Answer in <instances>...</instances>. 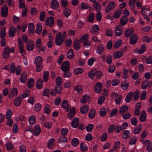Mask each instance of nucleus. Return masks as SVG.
<instances>
[{
  "instance_id": "nucleus-1",
  "label": "nucleus",
  "mask_w": 152,
  "mask_h": 152,
  "mask_svg": "<svg viewBox=\"0 0 152 152\" xmlns=\"http://www.w3.org/2000/svg\"><path fill=\"white\" fill-rule=\"evenodd\" d=\"M42 61V58L40 56H38L35 58L34 63L36 65L37 72H39L42 70L43 66Z\"/></svg>"
},
{
  "instance_id": "nucleus-2",
  "label": "nucleus",
  "mask_w": 152,
  "mask_h": 152,
  "mask_svg": "<svg viewBox=\"0 0 152 152\" xmlns=\"http://www.w3.org/2000/svg\"><path fill=\"white\" fill-rule=\"evenodd\" d=\"M61 89L62 88L61 86L56 85L55 89H53L52 90L50 94L51 95L55 96L56 95V93L60 94H61Z\"/></svg>"
},
{
  "instance_id": "nucleus-3",
  "label": "nucleus",
  "mask_w": 152,
  "mask_h": 152,
  "mask_svg": "<svg viewBox=\"0 0 152 152\" xmlns=\"http://www.w3.org/2000/svg\"><path fill=\"white\" fill-rule=\"evenodd\" d=\"M70 69V64L68 61H64L61 66V69L63 72L67 71L69 70Z\"/></svg>"
},
{
  "instance_id": "nucleus-4",
  "label": "nucleus",
  "mask_w": 152,
  "mask_h": 152,
  "mask_svg": "<svg viewBox=\"0 0 152 152\" xmlns=\"http://www.w3.org/2000/svg\"><path fill=\"white\" fill-rule=\"evenodd\" d=\"M115 6V3L113 1L110 2L108 6L105 8V12L109 13L111 10H113Z\"/></svg>"
},
{
  "instance_id": "nucleus-5",
  "label": "nucleus",
  "mask_w": 152,
  "mask_h": 152,
  "mask_svg": "<svg viewBox=\"0 0 152 152\" xmlns=\"http://www.w3.org/2000/svg\"><path fill=\"white\" fill-rule=\"evenodd\" d=\"M61 33L59 32L57 34L55 39V43L56 45H62L64 41L61 38Z\"/></svg>"
},
{
  "instance_id": "nucleus-6",
  "label": "nucleus",
  "mask_w": 152,
  "mask_h": 152,
  "mask_svg": "<svg viewBox=\"0 0 152 152\" xmlns=\"http://www.w3.org/2000/svg\"><path fill=\"white\" fill-rule=\"evenodd\" d=\"M34 48V42L31 40H29L26 44V49L29 51H33Z\"/></svg>"
},
{
  "instance_id": "nucleus-7",
  "label": "nucleus",
  "mask_w": 152,
  "mask_h": 152,
  "mask_svg": "<svg viewBox=\"0 0 152 152\" xmlns=\"http://www.w3.org/2000/svg\"><path fill=\"white\" fill-rule=\"evenodd\" d=\"M102 85L101 82H97L94 88V90L95 92L99 93L100 92L102 91Z\"/></svg>"
},
{
  "instance_id": "nucleus-8",
  "label": "nucleus",
  "mask_w": 152,
  "mask_h": 152,
  "mask_svg": "<svg viewBox=\"0 0 152 152\" xmlns=\"http://www.w3.org/2000/svg\"><path fill=\"white\" fill-rule=\"evenodd\" d=\"M10 48L8 46H6L3 52V57L4 58H8L10 55Z\"/></svg>"
},
{
  "instance_id": "nucleus-9",
  "label": "nucleus",
  "mask_w": 152,
  "mask_h": 152,
  "mask_svg": "<svg viewBox=\"0 0 152 152\" xmlns=\"http://www.w3.org/2000/svg\"><path fill=\"white\" fill-rule=\"evenodd\" d=\"M123 28L120 26H117L115 29V33L116 36H120L123 34Z\"/></svg>"
},
{
  "instance_id": "nucleus-10",
  "label": "nucleus",
  "mask_w": 152,
  "mask_h": 152,
  "mask_svg": "<svg viewBox=\"0 0 152 152\" xmlns=\"http://www.w3.org/2000/svg\"><path fill=\"white\" fill-rule=\"evenodd\" d=\"M8 9L7 7L4 5L1 9V15L3 17H6L8 15Z\"/></svg>"
},
{
  "instance_id": "nucleus-11",
  "label": "nucleus",
  "mask_w": 152,
  "mask_h": 152,
  "mask_svg": "<svg viewBox=\"0 0 152 152\" xmlns=\"http://www.w3.org/2000/svg\"><path fill=\"white\" fill-rule=\"evenodd\" d=\"M61 107L64 109H65L66 111L68 112L71 107V106L68 105V102L66 100H64L62 103Z\"/></svg>"
},
{
  "instance_id": "nucleus-12",
  "label": "nucleus",
  "mask_w": 152,
  "mask_h": 152,
  "mask_svg": "<svg viewBox=\"0 0 152 152\" xmlns=\"http://www.w3.org/2000/svg\"><path fill=\"white\" fill-rule=\"evenodd\" d=\"M16 28L13 26H11L9 30V36L10 37H13L15 33Z\"/></svg>"
},
{
  "instance_id": "nucleus-13",
  "label": "nucleus",
  "mask_w": 152,
  "mask_h": 152,
  "mask_svg": "<svg viewBox=\"0 0 152 152\" xmlns=\"http://www.w3.org/2000/svg\"><path fill=\"white\" fill-rule=\"evenodd\" d=\"M54 23V20L53 18L51 17L48 18L46 20V24L48 26H52Z\"/></svg>"
},
{
  "instance_id": "nucleus-14",
  "label": "nucleus",
  "mask_w": 152,
  "mask_h": 152,
  "mask_svg": "<svg viewBox=\"0 0 152 152\" xmlns=\"http://www.w3.org/2000/svg\"><path fill=\"white\" fill-rule=\"evenodd\" d=\"M137 37L136 34L132 35L130 38V43L133 45L135 44L137 41Z\"/></svg>"
},
{
  "instance_id": "nucleus-15",
  "label": "nucleus",
  "mask_w": 152,
  "mask_h": 152,
  "mask_svg": "<svg viewBox=\"0 0 152 152\" xmlns=\"http://www.w3.org/2000/svg\"><path fill=\"white\" fill-rule=\"evenodd\" d=\"M90 97L88 95L86 94L83 96L82 99H80V101L81 103L85 104L89 102L90 101Z\"/></svg>"
},
{
  "instance_id": "nucleus-16",
  "label": "nucleus",
  "mask_w": 152,
  "mask_h": 152,
  "mask_svg": "<svg viewBox=\"0 0 152 152\" xmlns=\"http://www.w3.org/2000/svg\"><path fill=\"white\" fill-rule=\"evenodd\" d=\"M75 114V110L74 107H72L67 115V117L68 119L71 120L74 117V115Z\"/></svg>"
},
{
  "instance_id": "nucleus-17",
  "label": "nucleus",
  "mask_w": 152,
  "mask_h": 152,
  "mask_svg": "<svg viewBox=\"0 0 152 152\" xmlns=\"http://www.w3.org/2000/svg\"><path fill=\"white\" fill-rule=\"evenodd\" d=\"M129 110L128 106L126 105H124L121 107L119 109L118 114L121 115L127 112Z\"/></svg>"
},
{
  "instance_id": "nucleus-18",
  "label": "nucleus",
  "mask_w": 152,
  "mask_h": 152,
  "mask_svg": "<svg viewBox=\"0 0 152 152\" xmlns=\"http://www.w3.org/2000/svg\"><path fill=\"white\" fill-rule=\"evenodd\" d=\"M41 129L39 125H36L35 126L34 130L33 131V133L36 136H37L40 133Z\"/></svg>"
},
{
  "instance_id": "nucleus-19",
  "label": "nucleus",
  "mask_w": 152,
  "mask_h": 152,
  "mask_svg": "<svg viewBox=\"0 0 152 152\" xmlns=\"http://www.w3.org/2000/svg\"><path fill=\"white\" fill-rule=\"evenodd\" d=\"M99 30V26L97 25H95L91 28V32L93 34H97Z\"/></svg>"
},
{
  "instance_id": "nucleus-20",
  "label": "nucleus",
  "mask_w": 152,
  "mask_h": 152,
  "mask_svg": "<svg viewBox=\"0 0 152 152\" xmlns=\"http://www.w3.org/2000/svg\"><path fill=\"white\" fill-rule=\"evenodd\" d=\"M79 124V119L78 118H75L72 120L71 123V125L73 128H76Z\"/></svg>"
},
{
  "instance_id": "nucleus-21",
  "label": "nucleus",
  "mask_w": 152,
  "mask_h": 152,
  "mask_svg": "<svg viewBox=\"0 0 152 152\" xmlns=\"http://www.w3.org/2000/svg\"><path fill=\"white\" fill-rule=\"evenodd\" d=\"M59 2L57 0H52L50 3V6L52 8L57 9L58 7Z\"/></svg>"
},
{
  "instance_id": "nucleus-22",
  "label": "nucleus",
  "mask_w": 152,
  "mask_h": 152,
  "mask_svg": "<svg viewBox=\"0 0 152 152\" xmlns=\"http://www.w3.org/2000/svg\"><path fill=\"white\" fill-rule=\"evenodd\" d=\"M27 79V74L25 72L23 71L22 73L20 78V80L21 83H24Z\"/></svg>"
},
{
  "instance_id": "nucleus-23",
  "label": "nucleus",
  "mask_w": 152,
  "mask_h": 152,
  "mask_svg": "<svg viewBox=\"0 0 152 152\" xmlns=\"http://www.w3.org/2000/svg\"><path fill=\"white\" fill-rule=\"evenodd\" d=\"M66 57L69 59H72L74 57V54L73 50L72 49H69L67 52Z\"/></svg>"
},
{
  "instance_id": "nucleus-24",
  "label": "nucleus",
  "mask_w": 152,
  "mask_h": 152,
  "mask_svg": "<svg viewBox=\"0 0 152 152\" xmlns=\"http://www.w3.org/2000/svg\"><path fill=\"white\" fill-rule=\"evenodd\" d=\"M88 106L87 105H85L80 108V113L82 114H85L88 111Z\"/></svg>"
},
{
  "instance_id": "nucleus-25",
  "label": "nucleus",
  "mask_w": 152,
  "mask_h": 152,
  "mask_svg": "<svg viewBox=\"0 0 152 152\" xmlns=\"http://www.w3.org/2000/svg\"><path fill=\"white\" fill-rule=\"evenodd\" d=\"M128 20L126 16H124L121 19L120 23L122 26H124L127 23Z\"/></svg>"
},
{
  "instance_id": "nucleus-26",
  "label": "nucleus",
  "mask_w": 152,
  "mask_h": 152,
  "mask_svg": "<svg viewBox=\"0 0 152 152\" xmlns=\"http://www.w3.org/2000/svg\"><path fill=\"white\" fill-rule=\"evenodd\" d=\"M134 30L132 28L128 29L124 32L125 36L126 37H129L134 32Z\"/></svg>"
},
{
  "instance_id": "nucleus-27",
  "label": "nucleus",
  "mask_w": 152,
  "mask_h": 152,
  "mask_svg": "<svg viewBox=\"0 0 152 152\" xmlns=\"http://www.w3.org/2000/svg\"><path fill=\"white\" fill-rule=\"evenodd\" d=\"M20 95V96L15 98L14 102V104L16 106H20L21 103V99Z\"/></svg>"
},
{
  "instance_id": "nucleus-28",
  "label": "nucleus",
  "mask_w": 152,
  "mask_h": 152,
  "mask_svg": "<svg viewBox=\"0 0 152 152\" xmlns=\"http://www.w3.org/2000/svg\"><path fill=\"white\" fill-rule=\"evenodd\" d=\"M145 142L147 144V149L149 152H151L152 151V143L150 142L149 140H146Z\"/></svg>"
},
{
  "instance_id": "nucleus-29",
  "label": "nucleus",
  "mask_w": 152,
  "mask_h": 152,
  "mask_svg": "<svg viewBox=\"0 0 152 152\" xmlns=\"http://www.w3.org/2000/svg\"><path fill=\"white\" fill-rule=\"evenodd\" d=\"M133 93L130 92L126 96L125 100L127 103H129L131 102L132 97Z\"/></svg>"
},
{
  "instance_id": "nucleus-30",
  "label": "nucleus",
  "mask_w": 152,
  "mask_h": 152,
  "mask_svg": "<svg viewBox=\"0 0 152 152\" xmlns=\"http://www.w3.org/2000/svg\"><path fill=\"white\" fill-rule=\"evenodd\" d=\"M122 10L121 9H119L116 11L113 14V16L115 18H118L122 12Z\"/></svg>"
},
{
  "instance_id": "nucleus-31",
  "label": "nucleus",
  "mask_w": 152,
  "mask_h": 152,
  "mask_svg": "<svg viewBox=\"0 0 152 152\" xmlns=\"http://www.w3.org/2000/svg\"><path fill=\"white\" fill-rule=\"evenodd\" d=\"M130 132L128 130L125 131L123 134V137L124 139H126L130 137Z\"/></svg>"
},
{
  "instance_id": "nucleus-32",
  "label": "nucleus",
  "mask_w": 152,
  "mask_h": 152,
  "mask_svg": "<svg viewBox=\"0 0 152 152\" xmlns=\"http://www.w3.org/2000/svg\"><path fill=\"white\" fill-rule=\"evenodd\" d=\"M18 94V91L16 88H13L11 93H10L8 96L10 98H11L15 96H17Z\"/></svg>"
},
{
  "instance_id": "nucleus-33",
  "label": "nucleus",
  "mask_w": 152,
  "mask_h": 152,
  "mask_svg": "<svg viewBox=\"0 0 152 152\" xmlns=\"http://www.w3.org/2000/svg\"><path fill=\"white\" fill-rule=\"evenodd\" d=\"M6 35V29L5 27H4L1 29L0 32V37L1 39H4Z\"/></svg>"
},
{
  "instance_id": "nucleus-34",
  "label": "nucleus",
  "mask_w": 152,
  "mask_h": 152,
  "mask_svg": "<svg viewBox=\"0 0 152 152\" xmlns=\"http://www.w3.org/2000/svg\"><path fill=\"white\" fill-rule=\"evenodd\" d=\"M42 30V26L40 23H38L37 24L36 28V32L38 34H40L41 33Z\"/></svg>"
},
{
  "instance_id": "nucleus-35",
  "label": "nucleus",
  "mask_w": 152,
  "mask_h": 152,
  "mask_svg": "<svg viewBox=\"0 0 152 152\" xmlns=\"http://www.w3.org/2000/svg\"><path fill=\"white\" fill-rule=\"evenodd\" d=\"M142 125H139L134 129V133L135 134H139L142 130Z\"/></svg>"
},
{
  "instance_id": "nucleus-36",
  "label": "nucleus",
  "mask_w": 152,
  "mask_h": 152,
  "mask_svg": "<svg viewBox=\"0 0 152 152\" xmlns=\"http://www.w3.org/2000/svg\"><path fill=\"white\" fill-rule=\"evenodd\" d=\"M149 86V82L148 80L144 81L142 83L141 88L142 89H146Z\"/></svg>"
},
{
  "instance_id": "nucleus-37",
  "label": "nucleus",
  "mask_w": 152,
  "mask_h": 152,
  "mask_svg": "<svg viewBox=\"0 0 152 152\" xmlns=\"http://www.w3.org/2000/svg\"><path fill=\"white\" fill-rule=\"evenodd\" d=\"M6 148L7 150H12L14 148V146L11 141H8L6 144Z\"/></svg>"
},
{
  "instance_id": "nucleus-38",
  "label": "nucleus",
  "mask_w": 152,
  "mask_h": 152,
  "mask_svg": "<svg viewBox=\"0 0 152 152\" xmlns=\"http://www.w3.org/2000/svg\"><path fill=\"white\" fill-rule=\"evenodd\" d=\"M146 119V113L145 111H143L140 115V119L141 121L144 122Z\"/></svg>"
},
{
  "instance_id": "nucleus-39",
  "label": "nucleus",
  "mask_w": 152,
  "mask_h": 152,
  "mask_svg": "<svg viewBox=\"0 0 152 152\" xmlns=\"http://www.w3.org/2000/svg\"><path fill=\"white\" fill-rule=\"evenodd\" d=\"M43 86V82L41 79H39L36 83V87L37 89H40L42 88Z\"/></svg>"
},
{
  "instance_id": "nucleus-40",
  "label": "nucleus",
  "mask_w": 152,
  "mask_h": 152,
  "mask_svg": "<svg viewBox=\"0 0 152 152\" xmlns=\"http://www.w3.org/2000/svg\"><path fill=\"white\" fill-rule=\"evenodd\" d=\"M129 86V83L126 82V81H124L121 83V88L124 90H126Z\"/></svg>"
},
{
  "instance_id": "nucleus-41",
  "label": "nucleus",
  "mask_w": 152,
  "mask_h": 152,
  "mask_svg": "<svg viewBox=\"0 0 152 152\" xmlns=\"http://www.w3.org/2000/svg\"><path fill=\"white\" fill-rule=\"evenodd\" d=\"M94 13H91L88 15L87 19V21L90 23L94 22Z\"/></svg>"
},
{
  "instance_id": "nucleus-42",
  "label": "nucleus",
  "mask_w": 152,
  "mask_h": 152,
  "mask_svg": "<svg viewBox=\"0 0 152 152\" xmlns=\"http://www.w3.org/2000/svg\"><path fill=\"white\" fill-rule=\"evenodd\" d=\"M95 114V110L92 109L90 110L88 114V117L90 119H93L94 117Z\"/></svg>"
},
{
  "instance_id": "nucleus-43",
  "label": "nucleus",
  "mask_w": 152,
  "mask_h": 152,
  "mask_svg": "<svg viewBox=\"0 0 152 152\" xmlns=\"http://www.w3.org/2000/svg\"><path fill=\"white\" fill-rule=\"evenodd\" d=\"M79 143L78 139L76 138H74L72 141V145L74 147H76Z\"/></svg>"
},
{
  "instance_id": "nucleus-44",
  "label": "nucleus",
  "mask_w": 152,
  "mask_h": 152,
  "mask_svg": "<svg viewBox=\"0 0 152 152\" xmlns=\"http://www.w3.org/2000/svg\"><path fill=\"white\" fill-rule=\"evenodd\" d=\"M123 53L120 51H116L114 53L113 56L115 58H118L121 57Z\"/></svg>"
},
{
  "instance_id": "nucleus-45",
  "label": "nucleus",
  "mask_w": 152,
  "mask_h": 152,
  "mask_svg": "<svg viewBox=\"0 0 152 152\" xmlns=\"http://www.w3.org/2000/svg\"><path fill=\"white\" fill-rule=\"evenodd\" d=\"M74 46L75 49L76 50H78L80 48L79 42L78 40L77 39L74 40Z\"/></svg>"
},
{
  "instance_id": "nucleus-46",
  "label": "nucleus",
  "mask_w": 152,
  "mask_h": 152,
  "mask_svg": "<svg viewBox=\"0 0 152 152\" xmlns=\"http://www.w3.org/2000/svg\"><path fill=\"white\" fill-rule=\"evenodd\" d=\"M104 50L103 45H101L98 47L97 49L96 50V51L98 53L101 54L103 53Z\"/></svg>"
},
{
  "instance_id": "nucleus-47",
  "label": "nucleus",
  "mask_w": 152,
  "mask_h": 152,
  "mask_svg": "<svg viewBox=\"0 0 152 152\" xmlns=\"http://www.w3.org/2000/svg\"><path fill=\"white\" fill-rule=\"evenodd\" d=\"M94 9L96 10L98 12L100 11L99 10L100 9L101 7L100 4L95 1H94Z\"/></svg>"
},
{
  "instance_id": "nucleus-48",
  "label": "nucleus",
  "mask_w": 152,
  "mask_h": 152,
  "mask_svg": "<svg viewBox=\"0 0 152 152\" xmlns=\"http://www.w3.org/2000/svg\"><path fill=\"white\" fill-rule=\"evenodd\" d=\"M80 150L83 152H85L88 150V148L84 142L82 143L80 145Z\"/></svg>"
},
{
  "instance_id": "nucleus-49",
  "label": "nucleus",
  "mask_w": 152,
  "mask_h": 152,
  "mask_svg": "<svg viewBox=\"0 0 152 152\" xmlns=\"http://www.w3.org/2000/svg\"><path fill=\"white\" fill-rule=\"evenodd\" d=\"M28 30L30 33H33L34 31V27L33 23H30L28 25Z\"/></svg>"
},
{
  "instance_id": "nucleus-50",
  "label": "nucleus",
  "mask_w": 152,
  "mask_h": 152,
  "mask_svg": "<svg viewBox=\"0 0 152 152\" xmlns=\"http://www.w3.org/2000/svg\"><path fill=\"white\" fill-rule=\"evenodd\" d=\"M34 80L33 78H30L28 80L27 86L28 88H31L34 84Z\"/></svg>"
},
{
  "instance_id": "nucleus-51",
  "label": "nucleus",
  "mask_w": 152,
  "mask_h": 152,
  "mask_svg": "<svg viewBox=\"0 0 152 152\" xmlns=\"http://www.w3.org/2000/svg\"><path fill=\"white\" fill-rule=\"evenodd\" d=\"M49 72L45 71L43 75V80L45 82H47L48 79Z\"/></svg>"
},
{
  "instance_id": "nucleus-52",
  "label": "nucleus",
  "mask_w": 152,
  "mask_h": 152,
  "mask_svg": "<svg viewBox=\"0 0 152 152\" xmlns=\"http://www.w3.org/2000/svg\"><path fill=\"white\" fill-rule=\"evenodd\" d=\"M28 121L30 124H34L35 123V117L34 115L31 116L29 118Z\"/></svg>"
},
{
  "instance_id": "nucleus-53",
  "label": "nucleus",
  "mask_w": 152,
  "mask_h": 152,
  "mask_svg": "<svg viewBox=\"0 0 152 152\" xmlns=\"http://www.w3.org/2000/svg\"><path fill=\"white\" fill-rule=\"evenodd\" d=\"M122 40L120 39L116 41L114 44L113 47L115 48H119L122 44Z\"/></svg>"
},
{
  "instance_id": "nucleus-54",
  "label": "nucleus",
  "mask_w": 152,
  "mask_h": 152,
  "mask_svg": "<svg viewBox=\"0 0 152 152\" xmlns=\"http://www.w3.org/2000/svg\"><path fill=\"white\" fill-rule=\"evenodd\" d=\"M94 127V125L92 124H89L86 127V129L88 132H90L92 131Z\"/></svg>"
},
{
  "instance_id": "nucleus-55",
  "label": "nucleus",
  "mask_w": 152,
  "mask_h": 152,
  "mask_svg": "<svg viewBox=\"0 0 152 152\" xmlns=\"http://www.w3.org/2000/svg\"><path fill=\"white\" fill-rule=\"evenodd\" d=\"M106 114V111L104 107H102L100 109L99 114L102 117L104 116Z\"/></svg>"
},
{
  "instance_id": "nucleus-56",
  "label": "nucleus",
  "mask_w": 152,
  "mask_h": 152,
  "mask_svg": "<svg viewBox=\"0 0 152 152\" xmlns=\"http://www.w3.org/2000/svg\"><path fill=\"white\" fill-rule=\"evenodd\" d=\"M56 85H58V86H61L62 83V79L60 76L58 77L56 79Z\"/></svg>"
},
{
  "instance_id": "nucleus-57",
  "label": "nucleus",
  "mask_w": 152,
  "mask_h": 152,
  "mask_svg": "<svg viewBox=\"0 0 152 152\" xmlns=\"http://www.w3.org/2000/svg\"><path fill=\"white\" fill-rule=\"evenodd\" d=\"M10 72L11 73H13L15 72V66L14 63H12L10 66Z\"/></svg>"
},
{
  "instance_id": "nucleus-58",
  "label": "nucleus",
  "mask_w": 152,
  "mask_h": 152,
  "mask_svg": "<svg viewBox=\"0 0 152 152\" xmlns=\"http://www.w3.org/2000/svg\"><path fill=\"white\" fill-rule=\"evenodd\" d=\"M83 71V69L81 68H77L74 70V72L75 74L78 75L81 74Z\"/></svg>"
},
{
  "instance_id": "nucleus-59",
  "label": "nucleus",
  "mask_w": 152,
  "mask_h": 152,
  "mask_svg": "<svg viewBox=\"0 0 152 152\" xmlns=\"http://www.w3.org/2000/svg\"><path fill=\"white\" fill-rule=\"evenodd\" d=\"M146 50V47L145 44L142 45L141 48L139 50H137V52L140 54H142Z\"/></svg>"
},
{
  "instance_id": "nucleus-60",
  "label": "nucleus",
  "mask_w": 152,
  "mask_h": 152,
  "mask_svg": "<svg viewBox=\"0 0 152 152\" xmlns=\"http://www.w3.org/2000/svg\"><path fill=\"white\" fill-rule=\"evenodd\" d=\"M64 14L65 16L68 17L70 15V11L67 8H66L64 10Z\"/></svg>"
},
{
  "instance_id": "nucleus-61",
  "label": "nucleus",
  "mask_w": 152,
  "mask_h": 152,
  "mask_svg": "<svg viewBox=\"0 0 152 152\" xmlns=\"http://www.w3.org/2000/svg\"><path fill=\"white\" fill-rule=\"evenodd\" d=\"M12 112L11 110H8L6 113V119L10 118L12 115Z\"/></svg>"
},
{
  "instance_id": "nucleus-62",
  "label": "nucleus",
  "mask_w": 152,
  "mask_h": 152,
  "mask_svg": "<svg viewBox=\"0 0 152 152\" xmlns=\"http://www.w3.org/2000/svg\"><path fill=\"white\" fill-rule=\"evenodd\" d=\"M136 0H130L129 1V5L132 9H133L135 8V3Z\"/></svg>"
},
{
  "instance_id": "nucleus-63",
  "label": "nucleus",
  "mask_w": 152,
  "mask_h": 152,
  "mask_svg": "<svg viewBox=\"0 0 152 152\" xmlns=\"http://www.w3.org/2000/svg\"><path fill=\"white\" fill-rule=\"evenodd\" d=\"M68 132V129L66 128H62L61 130V134L62 137H65Z\"/></svg>"
},
{
  "instance_id": "nucleus-64",
  "label": "nucleus",
  "mask_w": 152,
  "mask_h": 152,
  "mask_svg": "<svg viewBox=\"0 0 152 152\" xmlns=\"http://www.w3.org/2000/svg\"><path fill=\"white\" fill-rule=\"evenodd\" d=\"M41 108L42 106L41 104L39 103H37L35 105L34 107V110L37 112L40 111Z\"/></svg>"
}]
</instances>
